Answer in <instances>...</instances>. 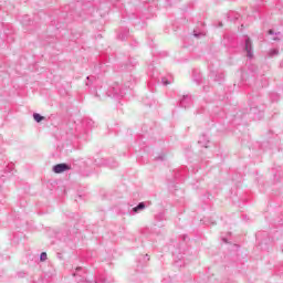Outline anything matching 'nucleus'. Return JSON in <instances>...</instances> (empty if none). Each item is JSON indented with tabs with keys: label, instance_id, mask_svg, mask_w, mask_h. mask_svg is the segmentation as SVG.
<instances>
[{
	"label": "nucleus",
	"instance_id": "f257e3e1",
	"mask_svg": "<svg viewBox=\"0 0 283 283\" xmlns=\"http://www.w3.org/2000/svg\"><path fill=\"white\" fill-rule=\"evenodd\" d=\"M54 174H63V171H70V166L66 164H57L53 167Z\"/></svg>",
	"mask_w": 283,
	"mask_h": 283
},
{
	"label": "nucleus",
	"instance_id": "f03ea898",
	"mask_svg": "<svg viewBox=\"0 0 283 283\" xmlns=\"http://www.w3.org/2000/svg\"><path fill=\"white\" fill-rule=\"evenodd\" d=\"M245 50L248 52V56H250V59H251V56H253V54L251 53V40H249V39L245 41Z\"/></svg>",
	"mask_w": 283,
	"mask_h": 283
},
{
	"label": "nucleus",
	"instance_id": "7ed1b4c3",
	"mask_svg": "<svg viewBox=\"0 0 283 283\" xmlns=\"http://www.w3.org/2000/svg\"><path fill=\"white\" fill-rule=\"evenodd\" d=\"M33 118L36 123H41V120H45V117L41 116V114L39 113L33 114Z\"/></svg>",
	"mask_w": 283,
	"mask_h": 283
},
{
	"label": "nucleus",
	"instance_id": "20e7f679",
	"mask_svg": "<svg viewBox=\"0 0 283 283\" xmlns=\"http://www.w3.org/2000/svg\"><path fill=\"white\" fill-rule=\"evenodd\" d=\"M145 208V203L140 202L137 207H135L133 209V211H135V213H137L138 211H140V209H144Z\"/></svg>",
	"mask_w": 283,
	"mask_h": 283
},
{
	"label": "nucleus",
	"instance_id": "39448f33",
	"mask_svg": "<svg viewBox=\"0 0 283 283\" xmlns=\"http://www.w3.org/2000/svg\"><path fill=\"white\" fill-rule=\"evenodd\" d=\"M40 260H41V262H45V260H48V253L42 252L40 255Z\"/></svg>",
	"mask_w": 283,
	"mask_h": 283
},
{
	"label": "nucleus",
	"instance_id": "423d86ee",
	"mask_svg": "<svg viewBox=\"0 0 283 283\" xmlns=\"http://www.w3.org/2000/svg\"><path fill=\"white\" fill-rule=\"evenodd\" d=\"M163 84L164 85H171V82L169 80H167V78H164L163 80Z\"/></svg>",
	"mask_w": 283,
	"mask_h": 283
},
{
	"label": "nucleus",
	"instance_id": "0eeeda50",
	"mask_svg": "<svg viewBox=\"0 0 283 283\" xmlns=\"http://www.w3.org/2000/svg\"><path fill=\"white\" fill-rule=\"evenodd\" d=\"M269 34H273V30H270V31H269Z\"/></svg>",
	"mask_w": 283,
	"mask_h": 283
}]
</instances>
